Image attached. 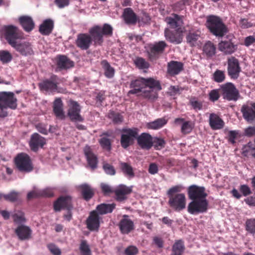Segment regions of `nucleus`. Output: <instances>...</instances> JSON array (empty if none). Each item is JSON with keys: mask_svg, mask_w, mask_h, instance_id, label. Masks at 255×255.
<instances>
[{"mask_svg": "<svg viewBox=\"0 0 255 255\" xmlns=\"http://www.w3.org/2000/svg\"><path fill=\"white\" fill-rule=\"evenodd\" d=\"M135 66L139 69H148L149 67V64L143 58L136 57L133 60Z\"/></svg>", "mask_w": 255, "mask_h": 255, "instance_id": "nucleus-44", "label": "nucleus"}, {"mask_svg": "<svg viewBox=\"0 0 255 255\" xmlns=\"http://www.w3.org/2000/svg\"><path fill=\"white\" fill-rule=\"evenodd\" d=\"M3 198L6 201L14 202L18 199V193L16 192H11L9 194L3 195Z\"/></svg>", "mask_w": 255, "mask_h": 255, "instance_id": "nucleus-58", "label": "nucleus"}, {"mask_svg": "<svg viewBox=\"0 0 255 255\" xmlns=\"http://www.w3.org/2000/svg\"><path fill=\"white\" fill-rule=\"evenodd\" d=\"M17 101L13 92H0V118H3L7 116V108L16 109L17 106Z\"/></svg>", "mask_w": 255, "mask_h": 255, "instance_id": "nucleus-3", "label": "nucleus"}, {"mask_svg": "<svg viewBox=\"0 0 255 255\" xmlns=\"http://www.w3.org/2000/svg\"><path fill=\"white\" fill-rule=\"evenodd\" d=\"M120 168L125 175L130 178H132L134 176L133 168L129 163L121 162L120 163Z\"/></svg>", "mask_w": 255, "mask_h": 255, "instance_id": "nucleus-40", "label": "nucleus"}, {"mask_svg": "<svg viewBox=\"0 0 255 255\" xmlns=\"http://www.w3.org/2000/svg\"><path fill=\"white\" fill-rule=\"evenodd\" d=\"M219 90L223 99L228 101H236L239 98V91L232 83H227L222 85Z\"/></svg>", "mask_w": 255, "mask_h": 255, "instance_id": "nucleus-8", "label": "nucleus"}, {"mask_svg": "<svg viewBox=\"0 0 255 255\" xmlns=\"http://www.w3.org/2000/svg\"><path fill=\"white\" fill-rule=\"evenodd\" d=\"M113 27L109 24L105 23L103 26L95 25L89 30V34L94 46H102L104 42V36L110 37L113 35Z\"/></svg>", "mask_w": 255, "mask_h": 255, "instance_id": "nucleus-2", "label": "nucleus"}, {"mask_svg": "<svg viewBox=\"0 0 255 255\" xmlns=\"http://www.w3.org/2000/svg\"><path fill=\"white\" fill-rule=\"evenodd\" d=\"M206 25L210 31L216 36H223L227 31L221 19L217 16H208Z\"/></svg>", "mask_w": 255, "mask_h": 255, "instance_id": "nucleus-5", "label": "nucleus"}, {"mask_svg": "<svg viewBox=\"0 0 255 255\" xmlns=\"http://www.w3.org/2000/svg\"><path fill=\"white\" fill-rule=\"evenodd\" d=\"M92 44L91 39L88 33H81L77 35L75 44L81 50H88Z\"/></svg>", "mask_w": 255, "mask_h": 255, "instance_id": "nucleus-15", "label": "nucleus"}, {"mask_svg": "<svg viewBox=\"0 0 255 255\" xmlns=\"http://www.w3.org/2000/svg\"><path fill=\"white\" fill-rule=\"evenodd\" d=\"M82 198L86 201L90 200L94 196L95 190L89 184L84 183L79 186Z\"/></svg>", "mask_w": 255, "mask_h": 255, "instance_id": "nucleus-26", "label": "nucleus"}, {"mask_svg": "<svg viewBox=\"0 0 255 255\" xmlns=\"http://www.w3.org/2000/svg\"><path fill=\"white\" fill-rule=\"evenodd\" d=\"M18 20L23 29L26 32L31 31L34 27V21L29 16H21L19 17Z\"/></svg>", "mask_w": 255, "mask_h": 255, "instance_id": "nucleus-31", "label": "nucleus"}, {"mask_svg": "<svg viewBox=\"0 0 255 255\" xmlns=\"http://www.w3.org/2000/svg\"><path fill=\"white\" fill-rule=\"evenodd\" d=\"M200 34L198 32H190L186 37L187 42L191 46L198 45Z\"/></svg>", "mask_w": 255, "mask_h": 255, "instance_id": "nucleus-41", "label": "nucleus"}, {"mask_svg": "<svg viewBox=\"0 0 255 255\" xmlns=\"http://www.w3.org/2000/svg\"><path fill=\"white\" fill-rule=\"evenodd\" d=\"M136 139L138 145L142 149L149 150L152 147V137L149 133L143 132L137 135Z\"/></svg>", "mask_w": 255, "mask_h": 255, "instance_id": "nucleus-21", "label": "nucleus"}, {"mask_svg": "<svg viewBox=\"0 0 255 255\" xmlns=\"http://www.w3.org/2000/svg\"><path fill=\"white\" fill-rule=\"evenodd\" d=\"M101 65L104 70V75L108 78H112L115 75V69L106 60L101 62Z\"/></svg>", "mask_w": 255, "mask_h": 255, "instance_id": "nucleus-36", "label": "nucleus"}, {"mask_svg": "<svg viewBox=\"0 0 255 255\" xmlns=\"http://www.w3.org/2000/svg\"><path fill=\"white\" fill-rule=\"evenodd\" d=\"M54 28V21L48 18L44 20L39 27V32L43 35H49Z\"/></svg>", "mask_w": 255, "mask_h": 255, "instance_id": "nucleus-29", "label": "nucleus"}, {"mask_svg": "<svg viewBox=\"0 0 255 255\" xmlns=\"http://www.w3.org/2000/svg\"><path fill=\"white\" fill-rule=\"evenodd\" d=\"M105 172L109 175H114L116 173V170L114 166L109 163H105L103 165Z\"/></svg>", "mask_w": 255, "mask_h": 255, "instance_id": "nucleus-59", "label": "nucleus"}, {"mask_svg": "<svg viewBox=\"0 0 255 255\" xmlns=\"http://www.w3.org/2000/svg\"><path fill=\"white\" fill-rule=\"evenodd\" d=\"M165 145V140L162 138L154 137L152 140V147L153 146L156 150H160L164 148Z\"/></svg>", "mask_w": 255, "mask_h": 255, "instance_id": "nucleus-47", "label": "nucleus"}, {"mask_svg": "<svg viewBox=\"0 0 255 255\" xmlns=\"http://www.w3.org/2000/svg\"><path fill=\"white\" fill-rule=\"evenodd\" d=\"M108 117L110 119L112 120L113 122L116 124H119L123 122V117L121 114L118 112H116L114 111H110Z\"/></svg>", "mask_w": 255, "mask_h": 255, "instance_id": "nucleus-42", "label": "nucleus"}, {"mask_svg": "<svg viewBox=\"0 0 255 255\" xmlns=\"http://www.w3.org/2000/svg\"><path fill=\"white\" fill-rule=\"evenodd\" d=\"M246 229L250 234H255V219H250L246 221Z\"/></svg>", "mask_w": 255, "mask_h": 255, "instance_id": "nucleus-53", "label": "nucleus"}, {"mask_svg": "<svg viewBox=\"0 0 255 255\" xmlns=\"http://www.w3.org/2000/svg\"><path fill=\"white\" fill-rule=\"evenodd\" d=\"M145 78L139 77L135 80L131 81L129 88H140L141 90L145 88Z\"/></svg>", "mask_w": 255, "mask_h": 255, "instance_id": "nucleus-43", "label": "nucleus"}, {"mask_svg": "<svg viewBox=\"0 0 255 255\" xmlns=\"http://www.w3.org/2000/svg\"><path fill=\"white\" fill-rule=\"evenodd\" d=\"M189 198L191 202L188 204V212L192 215L205 213L208 209L209 203L207 200V194L203 186L192 185L188 189Z\"/></svg>", "mask_w": 255, "mask_h": 255, "instance_id": "nucleus-1", "label": "nucleus"}, {"mask_svg": "<svg viewBox=\"0 0 255 255\" xmlns=\"http://www.w3.org/2000/svg\"><path fill=\"white\" fill-rule=\"evenodd\" d=\"M123 16L125 22L128 24L134 25L140 19L131 8H126L124 9Z\"/></svg>", "mask_w": 255, "mask_h": 255, "instance_id": "nucleus-23", "label": "nucleus"}, {"mask_svg": "<svg viewBox=\"0 0 255 255\" xmlns=\"http://www.w3.org/2000/svg\"><path fill=\"white\" fill-rule=\"evenodd\" d=\"M138 252L137 248L133 246L128 247L125 251V253L126 255H136Z\"/></svg>", "mask_w": 255, "mask_h": 255, "instance_id": "nucleus-61", "label": "nucleus"}, {"mask_svg": "<svg viewBox=\"0 0 255 255\" xmlns=\"http://www.w3.org/2000/svg\"><path fill=\"white\" fill-rule=\"evenodd\" d=\"M83 151L90 167L93 170L97 168L98 162V157L93 152L91 147L89 145L85 146Z\"/></svg>", "mask_w": 255, "mask_h": 255, "instance_id": "nucleus-20", "label": "nucleus"}, {"mask_svg": "<svg viewBox=\"0 0 255 255\" xmlns=\"http://www.w3.org/2000/svg\"><path fill=\"white\" fill-rule=\"evenodd\" d=\"M175 193V186L172 187L168 191V194L170 197L169 204L171 207H175V196L174 194Z\"/></svg>", "mask_w": 255, "mask_h": 255, "instance_id": "nucleus-57", "label": "nucleus"}, {"mask_svg": "<svg viewBox=\"0 0 255 255\" xmlns=\"http://www.w3.org/2000/svg\"><path fill=\"white\" fill-rule=\"evenodd\" d=\"M241 112L244 118L248 122H252L255 119V111L248 105H243L241 108Z\"/></svg>", "mask_w": 255, "mask_h": 255, "instance_id": "nucleus-33", "label": "nucleus"}, {"mask_svg": "<svg viewBox=\"0 0 255 255\" xmlns=\"http://www.w3.org/2000/svg\"><path fill=\"white\" fill-rule=\"evenodd\" d=\"M56 64L60 70H66L74 66L73 61L65 55H59L57 57Z\"/></svg>", "mask_w": 255, "mask_h": 255, "instance_id": "nucleus-27", "label": "nucleus"}, {"mask_svg": "<svg viewBox=\"0 0 255 255\" xmlns=\"http://www.w3.org/2000/svg\"><path fill=\"white\" fill-rule=\"evenodd\" d=\"M243 154L246 156L251 155L255 158V148L252 147L249 144L245 145L243 148Z\"/></svg>", "mask_w": 255, "mask_h": 255, "instance_id": "nucleus-55", "label": "nucleus"}, {"mask_svg": "<svg viewBox=\"0 0 255 255\" xmlns=\"http://www.w3.org/2000/svg\"><path fill=\"white\" fill-rule=\"evenodd\" d=\"M81 107L78 102L71 100L68 104L67 116L72 122H83L84 118L80 115Z\"/></svg>", "mask_w": 255, "mask_h": 255, "instance_id": "nucleus-11", "label": "nucleus"}, {"mask_svg": "<svg viewBox=\"0 0 255 255\" xmlns=\"http://www.w3.org/2000/svg\"><path fill=\"white\" fill-rule=\"evenodd\" d=\"M241 137V133L239 130H230L228 134V142L234 144L236 140Z\"/></svg>", "mask_w": 255, "mask_h": 255, "instance_id": "nucleus-50", "label": "nucleus"}, {"mask_svg": "<svg viewBox=\"0 0 255 255\" xmlns=\"http://www.w3.org/2000/svg\"><path fill=\"white\" fill-rule=\"evenodd\" d=\"M139 130L137 128H125L122 130L121 145L125 149L132 145L138 135Z\"/></svg>", "mask_w": 255, "mask_h": 255, "instance_id": "nucleus-7", "label": "nucleus"}, {"mask_svg": "<svg viewBox=\"0 0 255 255\" xmlns=\"http://www.w3.org/2000/svg\"><path fill=\"white\" fill-rule=\"evenodd\" d=\"M58 77L53 75L49 79H45L38 84V87L42 91L53 92L57 89Z\"/></svg>", "mask_w": 255, "mask_h": 255, "instance_id": "nucleus-12", "label": "nucleus"}, {"mask_svg": "<svg viewBox=\"0 0 255 255\" xmlns=\"http://www.w3.org/2000/svg\"><path fill=\"white\" fill-rule=\"evenodd\" d=\"M228 73L232 79H237L241 71L239 60L234 57L228 59Z\"/></svg>", "mask_w": 255, "mask_h": 255, "instance_id": "nucleus-13", "label": "nucleus"}, {"mask_svg": "<svg viewBox=\"0 0 255 255\" xmlns=\"http://www.w3.org/2000/svg\"><path fill=\"white\" fill-rule=\"evenodd\" d=\"M15 233L20 240H26L30 238L32 231L30 228L25 225L19 226L15 230Z\"/></svg>", "mask_w": 255, "mask_h": 255, "instance_id": "nucleus-28", "label": "nucleus"}, {"mask_svg": "<svg viewBox=\"0 0 255 255\" xmlns=\"http://www.w3.org/2000/svg\"><path fill=\"white\" fill-rule=\"evenodd\" d=\"M116 207L115 203L112 204H101L96 207V211L99 215H104L111 213Z\"/></svg>", "mask_w": 255, "mask_h": 255, "instance_id": "nucleus-34", "label": "nucleus"}, {"mask_svg": "<svg viewBox=\"0 0 255 255\" xmlns=\"http://www.w3.org/2000/svg\"><path fill=\"white\" fill-rule=\"evenodd\" d=\"M132 192L130 187L125 185H120L114 190L115 199L118 202H123L128 198V195Z\"/></svg>", "mask_w": 255, "mask_h": 255, "instance_id": "nucleus-19", "label": "nucleus"}, {"mask_svg": "<svg viewBox=\"0 0 255 255\" xmlns=\"http://www.w3.org/2000/svg\"><path fill=\"white\" fill-rule=\"evenodd\" d=\"M167 123V120L164 118H159L146 124L148 129L157 130L162 128Z\"/></svg>", "mask_w": 255, "mask_h": 255, "instance_id": "nucleus-35", "label": "nucleus"}, {"mask_svg": "<svg viewBox=\"0 0 255 255\" xmlns=\"http://www.w3.org/2000/svg\"><path fill=\"white\" fill-rule=\"evenodd\" d=\"M176 255H181L184 251V246L181 241L176 242Z\"/></svg>", "mask_w": 255, "mask_h": 255, "instance_id": "nucleus-64", "label": "nucleus"}, {"mask_svg": "<svg viewBox=\"0 0 255 255\" xmlns=\"http://www.w3.org/2000/svg\"><path fill=\"white\" fill-rule=\"evenodd\" d=\"M38 192L39 197H51L54 195L52 190L49 188L38 190Z\"/></svg>", "mask_w": 255, "mask_h": 255, "instance_id": "nucleus-56", "label": "nucleus"}, {"mask_svg": "<svg viewBox=\"0 0 255 255\" xmlns=\"http://www.w3.org/2000/svg\"><path fill=\"white\" fill-rule=\"evenodd\" d=\"M99 143L103 149L110 150L111 149V141L107 137H102L99 140Z\"/></svg>", "mask_w": 255, "mask_h": 255, "instance_id": "nucleus-54", "label": "nucleus"}, {"mask_svg": "<svg viewBox=\"0 0 255 255\" xmlns=\"http://www.w3.org/2000/svg\"><path fill=\"white\" fill-rule=\"evenodd\" d=\"M150 102H153L158 98V93L154 90H144L138 95Z\"/></svg>", "mask_w": 255, "mask_h": 255, "instance_id": "nucleus-37", "label": "nucleus"}, {"mask_svg": "<svg viewBox=\"0 0 255 255\" xmlns=\"http://www.w3.org/2000/svg\"><path fill=\"white\" fill-rule=\"evenodd\" d=\"M209 124L213 130L222 129L225 126L224 121L215 113H211L209 115Z\"/></svg>", "mask_w": 255, "mask_h": 255, "instance_id": "nucleus-22", "label": "nucleus"}, {"mask_svg": "<svg viewBox=\"0 0 255 255\" xmlns=\"http://www.w3.org/2000/svg\"><path fill=\"white\" fill-rule=\"evenodd\" d=\"M12 47L22 55L27 56L33 54L31 45L30 43L27 42L22 43L17 42L14 46Z\"/></svg>", "mask_w": 255, "mask_h": 255, "instance_id": "nucleus-24", "label": "nucleus"}, {"mask_svg": "<svg viewBox=\"0 0 255 255\" xmlns=\"http://www.w3.org/2000/svg\"><path fill=\"white\" fill-rule=\"evenodd\" d=\"M145 87H148L150 90H154L157 92L162 89L160 82L152 78H145Z\"/></svg>", "mask_w": 255, "mask_h": 255, "instance_id": "nucleus-38", "label": "nucleus"}, {"mask_svg": "<svg viewBox=\"0 0 255 255\" xmlns=\"http://www.w3.org/2000/svg\"><path fill=\"white\" fill-rule=\"evenodd\" d=\"M14 163L17 170L21 172L29 173L34 169L30 157L25 153L18 154L14 158Z\"/></svg>", "mask_w": 255, "mask_h": 255, "instance_id": "nucleus-6", "label": "nucleus"}, {"mask_svg": "<svg viewBox=\"0 0 255 255\" xmlns=\"http://www.w3.org/2000/svg\"><path fill=\"white\" fill-rule=\"evenodd\" d=\"M226 78L225 72L221 70H216L212 75V80L216 83H222Z\"/></svg>", "mask_w": 255, "mask_h": 255, "instance_id": "nucleus-45", "label": "nucleus"}, {"mask_svg": "<svg viewBox=\"0 0 255 255\" xmlns=\"http://www.w3.org/2000/svg\"><path fill=\"white\" fill-rule=\"evenodd\" d=\"M12 59L11 53L7 50L0 51V60L3 64L10 62Z\"/></svg>", "mask_w": 255, "mask_h": 255, "instance_id": "nucleus-49", "label": "nucleus"}, {"mask_svg": "<svg viewBox=\"0 0 255 255\" xmlns=\"http://www.w3.org/2000/svg\"><path fill=\"white\" fill-rule=\"evenodd\" d=\"M100 219L97 212L93 210L90 213V215L86 220L87 228L90 231H97L100 228Z\"/></svg>", "mask_w": 255, "mask_h": 255, "instance_id": "nucleus-16", "label": "nucleus"}, {"mask_svg": "<svg viewBox=\"0 0 255 255\" xmlns=\"http://www.w3.org/2000/svg\"><path fill=\"white\" fill-rule=\"evenodd\" d=\"M46 144V139L37 133L31 135L29 141V146L32 151L36 152L39 148H42Z\"/></svg>", "mask_w": 255, "mask_h": 255, "instance_id": "nucleus-18", "label": "nucleus"}, {"mask_svg": "<svg viewBox=\"0 0 255 255\" xmlns=\"http://www.w3.org/2000/svg\"><path fill=\"white\" fill-rule=\"evenodd\" d=\"M13 222L16 224H21L25 222L24 213L20 210L15 211L12 215Z\"/></svg>", "mask_w": 255, "mask_h": 255, "instance_id": "nucleus-46", "label": "nucleus"}, {"mask_svg": "<svg viewBox=\"0 0 255 255\" xmlns=\"http://www.w3.org/2000/svg\"><path fill=\"white\" fill-rule=\"evenodd\" d=\"M73 209V198L70 195L60 196L53 203V209L55 212Z\"/></svg>", "mask_w": 255, "mask_h": 255, "instance_id": "nucleus-9", "label": "nucleus"}, {"mask_svg": "<svg viewBox=\"0 0 255 255\" xmlns=\"http://www.w3.org/2000/svg\"><path fill=\"white\" fill-rule=\"evenodd\" d=\"M167 71L168 74L171 76H174L175 75V61H172L168 64Z\"/></svg>", "mask_w": 255, "mask_h": 255, "instance_id": "nucleus-62", "label": "nucleus"}, {"mask_svg": "<svg viewBox=\"0 0 255 255\" xmlns=\"http://www.w3.org/2000/svg\"><path fill=\"white\" fill-rule=\"evenodd\" d=\"M53 111L56 118L60 120H64L65 115L63 110V104L60 98H56L53 105Z\"/></svg>", "mask_w": 255, "mask_h": 255, "instance_id": "nucleus-25", "label": "nucleus"}, {"mask_svg": "<svg viewBox=\"0 0 255 255\" xmlns=\"http://www.w3.org/2000/svg\"><path fill=\"white\" fill-rule=\"evenodd\" d=\"M48 248L50 252L54 255H61V252L60 250L54 244H49Z\"/></svg>", "mask_w": 255, "mask_h": 255, "instance_id": "nucleus-63", "label": "nucleus"}, {"mask_svg": "<svg viewBox=\"0 0 255 255\" xmlns=\"http://www.w3.org/2000/svg\"><path fill=\"white\" fill-rule=\"evenodd\" d=\"M203 52L208 57H211L215 55L216 47L211 41L207 42L203 46Z\"/></svg>", "mask_w": 255, "mask_h": 255, "instance_id": "nucleus-39", "label": "nucleus"}, {"mask_svg": "<svg viewBox=\"0 0 255 255\" xmlns=\"http://www.w3.org/2000/svg\"><path fill=\"white\" fill-rule=\"evenodd\" d=\"M219 49L226 54H231L237 49V46L230 41H222L219 44Z\"/></svg>", "mask_w": 255, "mask_h": 255, "instance_id": "nucleus-30", "label": "nucleus"}, {"mask_svg": "<svg viewBox=\"0 0 255 255\" xmlns=\"http://www.w3.org/2000/svg\"><path fill=\"white\" fill-rule=\"evenodd\" d=\"M209 99L211 101L215 102L217 101L220 97L219 90L214 89L211 90L209 94Z\"/></svg>", "mask_w": 255, "mask_h": 255, "instance_id": "nucleus-60", "label": "nucleus"}, {"mask_svg": "<svg viewBox=\"0 0 255 255\" xmlns=\"http://www.w3.org/2000/svg\"><path fill=\"white\" fill-rule=\"evenodd\" d=\"M165 21L172 29H165L164 34L166 39L171 42H174L175 41V14H173V17H167Z\"/></svg>", "mask_w": 255, "mask_h": 255, "instance_id": "nucleus-17", "label": "nucleus"}, {"mask_svg": "<svg viewBox=\"0 0 255 255\" xmlns=\"http://www.w3.org/2000/svg\"><path fill=\"white\" fill-rule=\"evenodd\" d=\"M176 43H180L185 31L182 17L176 15Z\"/></svg>", "mask_w": 255, "mask_h": 255, "instance_id": "nucleus-32", "label": "nucleus"}, {"mask_svg": "<svg viewBox=\"0 0 255 255\" xmlns=\"http://www.w3.org/2000/svg\"><path fill=\"white\" fill-rule=\"evenodd\" d=\"M194 127V124L190 121L184 122L181 126V132L184 134L190 132Z\"/></svg>", "mask_w": 255, "mask_h": 255, "instance_id": "nucleus-52", "label": "nucleus"}, {"mask_svg": "<svg viewBox=\"0 0 255 255\" xmlns=\"http://www.w3.org/2000/svg\"><path fill=\"white\" fill-rule=\"evenodd\" d=\"M186 205L185 196L184 194H176V210L185 208Z\"/></svg>", "mask_w": 255, "mask_h": 255, "instance_id": "nucleus-48", "label": "nucleus"}, {"mask_svg": "<svg viewBox=\"0 0 255 255\" xmlns=\"http://www.w3.org/2000/svg\"><path fill=\"white\" fill-rule=\"evenodd\" d=\"M120 231L122 234H128L134 229L133 222L127 215H124L118 224Z\"/></svg>", "mask_w": 255, "mask_h": 255, "instance_id": "nucleus-14", "label": "nucleus"}, {"mask_svg": "<svg viewBox=\"0 0 255 255\" xmlns=\"http://www.w3.org/2000/svg\"><path fill=\"white\" fill-rule=\"evenodd\" d=\"M1 37L4 38L12 47L18 42L17 40L23 38L22 32L13 25H4L0 29Z\"/></svg>", "mask_w": 255, "mask_h": 255, "instance_id": "nucleus-4", "label": "nucleus"}, {"mask_svg": "<svg viewBox=\"0 0 255 255\" xmlns=\"http://www.w3.org/2000/svg\"><path fill=\"white\" fill-rule=\"evenodd\" d=\"M79 249L82 255H91V250L87 241L82 240L81 241Z\"/></svg>", "mask_w": 255, "mask_h": 255, "instance_id": "nucleus-51", "label": "nucleus"}, {"mask_svg": "<svg viewBox=\"0 0 255 255\" xmlns=\"http://www.w3.org/2000/svg\"><path fill=\"white\" fill-rule=\"evenodd\" d=\"M167 46V44L163 41L155 42L151 45L149 50L147 52L149 60L151 62L157 60Z\"/></svg>", "mask_w": 255, "mask_h": 255, "instance_id": "nucleus-10", "label": "nucleus"}]
</instances>
